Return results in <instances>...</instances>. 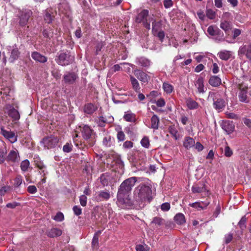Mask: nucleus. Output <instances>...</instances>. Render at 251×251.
I'll use <instances>...</instances> for the list:
<instances>
[{
	"label": "nucleus",
	"instance_id": "61",
	"mask_svg": "<svg viewBox=\"0 0 251 251\" xmlns=\"http://www.w3.org/2000/svg\"><path fill=\"white\" fill-rule=\"evenodd\" d=\"M170 208V204L168 202L163 203L161 205V209L162 211H167Z\"/></svg>",
	"mask_w": 251,
	"mask_h": 251
},
{
	"label": "nucleus",
	"instance_id": "40",
	"mask_svg": "<svg viewBox=\"0 0 251 251\" xmlns=\"http://www.w3.org/2000/svg\"><path fill=\"white\" fill-rule=\"evenodd\" d=\"M6 149L5 147L0 148V163H3L6 159L5 156Z\"/></svg>",
	"mask_w": 251,
	"mask_h": 251
},
{
	"label": "nucleus",
	"instance_id": "30",
	"mask_svg": "<svg viewBox=\"0 0 251 251\" xmlns=\"http://www.w3.org/2000/svg\"><path fill=\"white\" fill-rule=\"evenodd\" d=\"M35 163L36 166L39 169V173L40 174H43V176H45L46 174V167L43 164V162L40 161L39 159H35Z\"/></svg>",
	"mask_w": 251,
	"mask_h": 251
},
{
	"label": "nucleus",
	"instance_id": "28",
	"mask_svg": "<svg viewBox=\"0 0 251 251\" xmlns=\"http://www.w3.org/2000/svg\"><path fill=\"white\" fill-rule=\"evenodd\" d=\"M130 79L133 89L136 92H139L140 87L138 80L132 75H130Z\"/></svg>",
	"mask_w": 251,
	"mask_h": 251
},
{
	"label": "nucleus",
	"instance_id": "62",
	"mask_svg": "<svg viewBox=\"0 0 251 251\" xmlns=\"http://www.w3.org/2000/svg\"><path fill=\"white\" fill-rule=\"evenodd\" d=\"M233 238V235L232 233H229L225 235V241L226 244L230 243Z\"/></svg>",
	"mask_w": 251,
	"mask_h": 251
},
{
	"label": "nucleus",
	"instance_id": "1",
	"mask_svg": "<svg viewBox=\"0 0 251 251\" xmlns=\"http://www.w3.org/2000/svg\"><path fill=\"white\" fill-rule=\"evenodd\" d=\"M137 180L136 177H131L121 183L117 194V203L119 206L123 207L124 204L128 202L129 193Z\"/></svg>",
	"mask_w": 251,
	"mask_h": 251
},
{
	"label": "nucleus",
	"instance_id": "47",
	"mask_svg": "<svg viewBox=\"0 0 251 251\" xmlns=\"http://www.w3.org/2000/svg\"><path fill=\"white\" fill-rule=\"evenodd\" d=\"M43 34L44 37L50 38L52 37V29L50 28L44 29L43 32Z\"/></svg>",
	"mask_w": 251,
	"mask_h": 251
},
{
	"label": "nucleus",
	"instance_id": "22",
	"mask_svg": "<svg viewBox=\"0 0 251 251\" xmlns=\"http://www.w3.org/2000/svg\"><path fill=\"white\" fill-rule=\"evenodd\" d=\"M31 57L34 60L40 63H45L47 61V58L46 56L41 54L37 51H34L32 53Z\"/></svg>",
	"mask_w": 251,
	"mask_h": 251
},
{
	"label": "nucleus",
	"instance_id": "64",
	"mask_svg": "<svg viewBox=\"0 0 251 251\" xmlns=\"http://www.w3.org/2000/svg\"><path fill=\"white\" fill-rule=\"evenodd\" d=\"M117 139L119 141H123L125 138V135L124 133L122 131H119L117 133Z\"/></svg>",
	"mask_w": 251,
	"mask_h": 251
},
{
	"label": "nucleus",
	"instance_id": "50",
	"mask_svg": "<svg viewBox=\"0 0 251 251\" xmlns=\"http://www.w3.org/2000/svg\"><path fill=\"white\" fill-rule=\"evenodd\" d=\"M53 219L57 222H61L64 219V215L61 212H57Z\"/></svg>",
	"mask_w": 251,
	"mask_h": 251
},
{
	"label": "nucleus",
	"instance_id": "7",
	"mask_svg": "<svg viewBox=\"0 0 251 251\" xmlns=\"http://www.w3.org/2000/svg\"><path fill=\"white\" fill-rule=\"evenodd\" d=\"M135 76L142 83H148L150 80V76L143 71L136 69L133 71Z\"/></svg>",
	"mask_w": 251,
	"mask_h": 251
},
{
	"label": "nucleus",
	"instance_id": "59",
	"mask_svg": "<svg viewBox=\"0 0 251 251\" xmlns=\"http://www.w3.org/2000/svg\"><path fill=\"white\" fill-rule=\"evenodd\" d=\"M73 210L76 216H79L82 213V209L79 206H74L73 207Z\"/></svg>",
	"mask_w": 251,
	"mask_h": 251
},
{
	"label": "nucleus",
	"instance_id": "20",
	"mask_svg": "<svg viewBox=\"0 0 251 251\" xmlns=\"http://www.w3.org/2000/svg\"><path fill=\"white\" fill-rule=\"evenodd\" d=\"M19 157L20 156L18 151L12 150L9 152L8 156L6 157V160L15 162L19 161Z\"/></svg>",
	"mask_w": 251,
	"mask_h": 251
},
{
	"label": "nucleus",
	"instance_id": "35",
	"mask_svg": "<svg viewBox=\"0 0 251 251\" xmlns=\"http://www.w3.org/2000/svg\"><path fill=\"white\" fill-rule=\"evenodd\" d=\"M152 33H155L159 31L162 30V23L161 21L158 22H152Z\"/></svg>",
	"mask_w": 251,
	"mask_h": 251
},
{
	"label": "nucleus",
	"instance_id": "18",
	"mask_svg": "<svg viewBox=\"0 0 251 251\" xmlns=\"http://www.w3.org/2000/svg\"><path fill=\"white\" fill-rule=\"evenodd\" d=\"M204 80L202 77H199L195 82V86L197 88L199 93H204L206 91V88L204 86Z\"/></svg>",
	"mask_w": 251,
	"mask_h": 251
},
{
	"label": "nucleus",
	"instance_id": "5",
	"mask_svg": "<svg viewBox=\"0 0 251 251\" xmlns=\"http://www.w3.org/2000/svg\"><path fill=\"white\" fill-rule=\"evenodd\" d=\"M58 142V139L54 136H50L44 138L41 143L44 147L47 149L54 148Z\"/></svg>",
	"mask_w": 251,
	"mask_h": 251
},
{
	"label": "nucleus",
	"instance_id": "60",
	"mask_svg": "<svg viewBox=\"0 0 251 251\" xmlns=\"http://www.w3.org/2000/svg\"><path fill=\"white\" fill-rule=\"evenodd\" d=\"M224 154L226 157H230L232 155L233 152L231 149L226 146L225 148Z\"/></svg>",
	"mask_w": 251,
	"mask_h": 251
},
{
	"label": "nucleus",
	"instance_id": "11",
	"mask_svg": "<svg viewBox=\"0 0 251 251\" xmlns=\"http://www.w3.org/2000/svg\"><path fill=\"white\" fill-rule=\"evenodd\" d=\"M210 201L206 200L205 201H199L192 203H190L189 205L193 208H196L198 210H202L206 209L209 204Z\"/></svg>",
	"mask_w": 251,
	"mask_h": 251
},
{
	"label": "nucleus",
	"instance_id": "36",
	"mask_svg": "<svg viewBox=\"0 0 251 251\" xmlns=\"http://www.w3.org/2000/svg\"><path fill=\"white\" fill-rule=\"evenodd\" d=\"M175 221L179 225H182L185 222L184 216L183 214L178 213L175 216Z\"/></svg>",
	"mask_w": 251,
	"mask_h": 251
},
{
	"label": "nucleus",
	"instance_id": "23",
	"mask_svg": "<svg viewBox=\"0 0 251 251\" xmlns=\"http://www.w3.org/2000/svg\"><path fill=\"white\" fill-rule=\"evenodd\" d=\"M219 57L223 60H227L232 57V52L226 50H223L218 53Z\"/></svg>",
	"mask_w": 251,
	"mask_h": 251
},
{
	"label": "nucleus",
	"instance_id": "55",
	"mask_svg": "<svg viewBox=\"0 0 251 251\" xmlns=\"http://www.w3.org/2000/svg\"><path fill=\"white\" fill-rule=\"evenodd\" d=\"M79 201L81 206H85L87 204V198L85 195H82L79 197Z\"/></svg>",
	"mask_w": 251,
	"mask_h": 251
},
{
	"label": "nucleus",
	"instance_id": "26",
	"mask_svg": "<svg viewBox=\"0 0 251 251\" xmlns=\"http://www.w3.org/2000/svg\"><path fill=\"white\" fill-rule=\"evenodd\" d=\"M187 106L190 109H196L199 107V104L191 98H188L186 100Z\"/></svg>",
	"mask_w": 251,
	"mask_h": 251
},
{
	"label": "nucleus",
	"instance_id": "53",
	"mask_svg": "<svg viewBox=\"0 0 251 251\" xmlns=\"http://www.w3.org/2000/svg\"><path fill=\"white\" fill-rule=\"evenodd\" d=\"M45 21L48 24L50 23L52 21V17L51 16L50 13L48 11H46L45 14L44 16Z\"/></svg>",
	"mask_w": 251,
	"mask_h": 251
},
{
	"label": "nucleus",
	"instance_id": "58",
	"mask_svg": "<svg viewBox=\"0 0 251 251\" xmlns=\"http://www.w3.org/2000/svg\"><path fill=\"white\" fill-rule=\"evenodd\" d=\"M206 16L210 19H214L215 17V12L211 9H207Z\"/></svg>",
	"mask_w": 251,
	"mask_h": 251
},
{
	"label": "nucleus",
	"instance_id": "25",
	"mask_svg": "<svg viewBox=\"0 0 251 251\" xmlns=\"http://www.w3.org/2000/svg\"><path fill=\"white\" fill-rule=\"evenodd\" d=\"M195 145V140L190 137H186L185 138L184 140L183 141V146L184 147L188 149L193 147H194Z\"/></svg>",
	"mask_w": 251,
	"mask_h": 251
},
{
	"label": "nucleus",
	"instance_id": "49",
	"mask_svg": "<svg viewBox=\"0 0 251 251\" xmlns=\"http://www.w3.org/2000/svg\"><path fill=\"white\" fill-rule=\"evenodd\" d=\"M246 222L247 218L245 216H243L238 223V225L240 228L242 229H244L246 227Z\"/></svg>",
	"mask_w": 251,
	"mask_h": 251
},
{
	"label": "nucleus",
	"instance_id": "14",
	"mask_svg": "<svg viewBox=\"0 0 251 251\" xmlns=\"http://www.w3.org/2000/svg\"><path fill=\"white\" fill-rule=\"evenodd\" d=\"M31 14L32 12L29 10L22 11L20 16V24L23 26L25 25Z\"/></svg>",
	"mask_w": 251,
	"mask_h": 251
},
{
	"label": "nucleus",
	"instance_id": "8",
	"mask_svg": "<svg viewBox=\"0 0 251 251\" xmlns=\"http://www.w3.org/2000/svg\"><path fill=\"white\" fill-rule=\"evenodd\" d=\"M192 191L193 193H203L204 196H207L209 194L208 191L205 187L203 183H198L194 185L192 187Z\"/></svg>",
	"mask_w": 251,
	"mask_h": 251
},
{
	"label": "nucleus",
	"instance_id": "6",
	"mask_svg": "<svg viewBox=\"0 0 251 251\" xmlns=\"http://www.w3.org/2000/svg\"><path fill=\"white\" fill-rule=\"evenodd\" d=\"M239 92L238 98L242 102L248 103L249 100L248 97V86L246 85H239Z\"/></svg>",
	"mask_w": 251,
	"mask_h": 251
},
{
	"label": "nucleus",
	"instance_id": "3",
	"mask_svg": "<svg viewBox=\"0 0 251 251\" xmlns=\"http://www.w3.org/2000/svg\"><path fill=\"white\" fill-rule=\"evenodd\" d=\"M153 17L149 16V11L143 10L136 17V22L138 23H142L144 26L147 29L151 28L150 23L153 21Z\"/></svg>",
	"mask_w": 251,
	"mask_h": 251
},
{
	"label": "nucleus",
	"instance_id": "15",
	"mask_svg": "<svg viewBox=\"0 0 251 251\" xmlns=\"http://www.w3.org/2000/svg\"><path fill=\"white\" fill-rule=\"evenodd\" d=\"M110 197V192L108 191H100L96 193V199L98 201L108 200Z\"/></svg>",
	"mask_w": 251,
	"mask_h": 251
},
{
	"label": "nucleus",
	"instance_id": "63",
	"mask_svg": "<svg viewBox=\"0 0 251 251\" xmlns=\"http://www.w3.org/2000/svg\"><path fill=\"white\" fill-rule=\"evenodd\" d=\"M163 4L166 8H169L173 6V3L172 0H164Z\"/></svg>",
	"mask_w": 251,
	"mask_h": 251
},
{
	"label": "nucleus",
	"instance_id": "48",
	"mask_svg": "<svg viewBox=\"0 0 251 251\" xmlns=\"http://www.w3.org/2000/svg\"><path fill=\"white\" fill-rule=\"evenodd\" d=\"M100 180L101 184L103 186H107L108 184V178L107 175L102 174L100 177Z\"/></svg>",
	"mask_w": 251,
	"mask_h": 251
},
{
	"label": "nucleus",
	"instance_id": "4",
	"mask_svg": "<svg viewBox=\"0 0 251 251\" xmlns=\"http://www.w3.org/2000/svg\"><path fill=\"white\" fill-rule=\"evenodd\" d=\"M74 60V56L70 54L69 52H61L55 60L57 64L61 66L68 65Z\"/></svg>",
	"mask_w": 251,
	"mask_h": 251
},
{
	"label": "nucleus",
	"instance_id": "38",
	"mask_svg": "<svg viewBox=\"0 0 251 251\" xmlns=\"http://www.w3.org/2000/svg\"><path fill=\"white\" fill-rule=\"evenodd\" d=\"M220 27L226 32H227L231 29V26L229 22L224 21L221 22L220 24Z\"/></svg>",
	"mask_w": 251,
	"mask_h": 251
},
{
	"label": "nucleus",
	"instance_id": "54",
	"mask_svg": "<svg viewBox=\"0 0 251 251\" xmlns=\"http://www.w3.org/2000/svg\"><path fill=\"white\" fill-rule=\"evenodd\" d=\"M73 145L71 143H67L63 147V151L65 152H70L72 150Z\"/></svg>",
	"mask_w": 251,
	"mask_h": 251
},
{
	"label": "nucleus",
	"instance_id": "10",
	"mask_svg": "<svg viewBox=\"0 0 251 251\" xmlns=\"http://www.w3.org/2000/svg\"><path fill=\"white\" fill-rule=\"evenodd\" d=\"M239 55H245L251 60V44H246L241 47L238 50Z\"/></svg>",
	"mask_w": 251,
	"mask_h": 251
},
{
	"label": "nucleus",
	"instance_id": "37",
	"mask_svg": "<svg viewBox=\"0 0 251 251\" xmlns=\"http://www.w3.org/2000/svg\"><path fill=\"white\" fill-rule=\"evenodd\" d=\"M162 88L164 92L168 94H171L174 90V87L168 82H164Z\"/></svg>",
	"mask_w": 251,
	"mask_h": 251
},
{
	"label": "nucleus",
	"instance_id": "57",
	"mask_svg": "<svg viewBox=\"0 0 251 251\" xmlns=\"http://www.w3.org/2000/svg\"><path fill=\"white\" fill-rule=\"evenodd\" d=\"M153 34L154 36H157L161 41V42L163 41V40L165 37V34L163 31H159L157 32L153 33Z\"/></svg>",
	"mask_w": 251,
	"mask_h": 251
},
{
	"label": "nucleus",
	"instance_id": "51",
	"mask_svg": "<svg viewBox=\"0 0 251 251\" xmlns=\"http://www.w3.org/2000/svg\"><path fill=\"white\" fill-rule=\"evenodd\" d=\"M97 123L98 124L99 126L100 127H103L105 126L106 120L103 117L100 116L99 117L98 119H97Z\"/></svg>",
	"mask_w": 251,
	"mask_h": 251
},
{
	"label": "nucleus",
	"instance_id": "13",
	"mask_svg": "<svg viewBox=\"0 0 251 251\" xmlns=\"http://www.w3.org/2000/svg\"><path fill=\"white\" fill-rule=\"evenodd\" d=\"M221 126L222 129L228 134L234 131L235 127L233 122L230 121H223Z\"/></svg>",
	"mask_w": 251,
	"mask_h": 251
},
{
	"label": "nucleus",
	"instance_id": "24",
	"mask_svg": "<svg viewBox=\"0 0 251 251\" xmlns=\"http://www.w3.org/2000/svg\"><path fill=\"white\" fill-rule=\"evenodd\" d=\"M213 105L214 108L216 110L221 111L225 107L226 103L223 99H218L216 101H214Z\"/></svg>",
	"mask_w": 251,
	"mask_h": 251
},
{
	"label": "nucleus",
	"instance_id": "19",
	"mask_svg": "<svg viewBox=\"0 0 251 251\" xmlns=\"http://www.w3.org/2000/svg\"><path fill=\"white\" fill-rule=\"evenodd\" d=\"M136 63L143 67H149L151 64V61L143 57L137 58L136 59Z\"/></svg>",
	"mask_w": 251,
	"mask_h": 251
},
{
	"label": "nucleus",
	"instance_id": "17",
	"mask_svg": "<svg viewBox=\"0 0 251 251\" xmlns=\"http://www.w3.org/2000/svg\"><path fill=\"white\" fill-rule=\"evenodd\" d=\"M59 11L65 15H69L70 12V7L66 0H60L58 6Z\"/></svg>",
	"mask_w": 251,
	"mask_h": 251
},
{
	"label": "nucleus",
	"instance_id": "12",
	"mask_svg": "<svg viewBox=\"0 0 251 251\" xmlns=\"http://www.w3.org/2000/svg\"><path fill=\"white\" fill-rule=\"evenodd\" d=\"M0 130V133L11 143H13L17 141V137L13 132L7 131L3 127H1Z\"/></svg>",
	"mask_w": 251,
	"mask_h": 251
},
{
	"label": "nucleus",
	"instance_id": "32",
	"mask_svg": "<svg viewBox=\"0 0 251 251\" xmlns=\"http://www.w3.org/2000/svg\"><path fill=\"white\" fill-rule=\"evenodd\" d=\"M76 78V75L74 73H69L64 76L65 82L69 83H73Z\"/></svg>",
	"mask_w": 251,
	"mask_h": 251
},
{
	"label": "nucleus",
	"instance_id": "16",
	"mask_svg": "<svg viewBox=\"0 0 251 251\" xmlns=\"http://www.w3.org/2000/svg\"><path fill=\"white\" fill-rule=\"evenodd\" d=\"M9 50H11L9 60L10 62L13 63L15 60L18 59L20 55V52L16 46L9 47Z\"/></svg>",
	"mask_w": 251,
	"mask_h": 251
},
{
	"label": "nucleus",
	"instance_id": "27",
	"mask_svg": "<svg viewBox=\"0 0 251 251\" xmlns=\"http://www.w3.org/2000/svg\"><path fill=\"white\" fill-rule=\"evenodd\" d=\"M47 234L50 237L59 236L62 234V230L57 228H52L48 231Z\"/></svg>",
	"mask_w": 251,
	"mask_h": 251
},
{
	"label": "nucleus",
	"instance_id": "21",
	"mask_svg": "<svg viewBox=\"0 0 251 251\" xmlns=\"http://www.w3.org/2000/svg\"><path fill=\"white\" fill-rule=\"evenodd\" d=\"M6 108L8 109V115L14 120H18L20 118V114L19 112L13 108L12 106L8 105Z\"/></svg>",
	"mask_w": 251,
	"mask_h": 251
},
{
	"label": "nucleus",
	"instance_id": "46",
	"mask_svg": "<svg viewBox=\"0 0 251 251\" xmlns=\"http://www.w3.org/2000/svg\"><path fill=\"white\" fill-rule=\"evenodd\" d=\"M98 233H100V231H98L97 233H95L92 239V246L94 247H97L99 244Z\"/></svg>",
	"mask_w": 251,
	"mask_h": 251
},
{
	"label": "nucleus",
	"instance_id": "45",
	"mask_svg": "<svg viewBox=\"0 0 251 251\" xmlns=\"http://www.w3.org/2000/svg\"><path fill=\"white\" fill-rule=\"evenodd\" d=\"M140 143L142 147L148 149L150 147V141L148 137L145 136L143 138V139L141 140Z\"/></svg>",
	"mask_w": 251,
	"mask_h": 251
},
{
	"label": "nucleus",
	"instance_id": "9",
	"mask_svg": "<svg viewBox=\"0 0 251 251\" xmlns=\"http://www.w3.org/2000/svg\"><path fill=\"white\" fill-rule=\"evenodd\" d=\"M82 136L84 139L86 140L89 139L91 138L94 134L93 130L91 127L88 125H83L82 127L80 126Z\"/></svg>",
	"mask_w": 251,
	"mask_h": 251
},
{
	"label": "nucleus",
	"instance_id": "43",
	"mask_svg": "<svg viewBox=\"0 0 251 251\" xmlns=\"http://www.w3.org/2000/svg\"><path fill=\"white\" fill-rule=\"evenodd\" d=\"M103 145L106 147H109L112 145V139L110 136H106L103 139Z\"/></svg>",
	"mask_w": 251,
	"mask_h": 251
},
{
	"label": "nucleus",
	"instance_id": "39",
	"mask_svg": "<svg viewBox=\"0 0 251 251\" xmlns=\"http://www.w3.org/2000/svg\"><path fill=\"white\" fill-rule=\"evenodd\" d=\"M30 163L28 160L25 159L23 160L20 165L21 169L23 172H26L29 167Z\"/></svg>",
	"mask_w": 251,
	"mask_h": 251
},
{
	"label": "nucleus",
	"instance_id": "52",
	"mask_svg": "<svg viewBox=\"0 0 251 251\" xmlns=\"http://www.w3.org/2000/svg\"><path fill=\"white\" fill-rule=\"evenodd\" d=\"M22 176L20 175H18L14 179V185L18 187L22 183Z\"/></svg>",
	"mask_w": 251,
	"mask_h": 251
},
{
	"label": "nucleus",
	"instance_id": "56",
	"mask_svg": "<svg viewBox=\"0 0 251 251\" xmlns=\"http://www.w3.org/2000/svg\"><path fill=\"white\" fill-rule=\"evenodd\" d=\"M136 251H148L149 248L146 245H137L136 247Z\"/></svg>",
	"mask_w": 251,
	"mask_h": 251
},
{
	"label": "nucleus",
	"instance_id": "41",
	"mask_svg": "<svg viewBox=\"0 0 251 251\" xmlns=\"http://www.w3.org/2000/svg\"><path fill=\"white\" fill-rule=\"evenodd\" d=\"M218 31L219 29L215 26L210 25L207 28V32L212 36L217 34Z\"/></svg>",
	"mask_w": 251,
	"mask_h": 251
},
{
	"label": "nucleus",
	"instance_id": "2",
	"mask_svg": "<svg viewBox=\"0 0 251 251\" xmlns=\"http://www.w3.org/2000/svg\"><path fill=\"white\" fill-rule=\"evenodd\" d=\"M134 194L139 200L141 201L148 200L150 201L151 197L152 190L150 186L142 184L136 188Z\"/></svg>",
	"mask_w": 251,
	"mask_h": 251
},
{
	"label": "nucleus",
	"instance_id": "42",
	"mask_svg": "<svg viewBox=\"0 0 251 251\" xmlns=\"http://www.w3.org/2000/svg\"><path fill=\"white\" fill-rule=\"evenodd\" d=\"M102 210L103 211L105 212V214L103 217L105 219H107V218L109 219L113 214V211L110 207H105L103 208Z\"/></svg>",
	"mask_w": 251,
	"mask_h": 251
},
{
	"label": "nucleus",
	"instance_id": "33",
	"mask_svg": "<svg viewBox=\"0 0 251 251\" xmlns=\"http://www.w3.org/2000/svg\"><path fill=\"white\" fill-rule=\"evenodd\" d=\"M97 109V107L92 103L86 104L84 108L85 113L91 114H93Z\"/></svg>",
	"mask_w": 251,
	"mask_h": 251
},
{
	"label": "nucleus",
	"instance_id": "34",
	"mask_svg": "<svg viewBox=\"0 0 251 251\" xmlns=\"http://www.w3.org/2000/svg\"><path fill=\"white\" fill-rule=\"evenodd\" d=\"M124 119L127 122H134L136 120L135 115L130 112L127 111L125 113Z\"/></svg>",
	"mask_w": 251,
	"mask_h": 251
},
{
	"label": "nucleus",
	"instance_id": "31",
	"mask_svg": "<svg viewBox=\"0 0 251 251\" xmlns=\"http://www.w3.org/2000/svg\"><path fill=\"white\" fill-rule=\"evenodd\" d=\"M209 83L213 87H217L221 83V80L217 76H212L209 80Z\"/></svg>",
	"mask_w": 251,
	"mask_h": 251
},
{
	"label": "nucleus",
	"instance_id": "29",
	"mask_svg": "<svg viewBox=\"0 0 251 251\" xmlns=\"http://www.w3.org/2000/svg\"><path fill=\"white\" fill-rule=\"evenodd\" d=\"M151 126L150 128L154 129H157L158 128V125L159 123V119L158 117L154 114L151 118Z\"/></svg>",
	"mask_w": 251,
	"mask_h": 251
},
{
	"label": "nucleus",
	"instance_id": "44",
	"mask_svg": "<svg viewBox=\"0 0 251 251\" xmlns=\"http://www.w3.org/2000/svg\"><path fill=\"white\" fill-rule=\"evenodd\" d=\"M169 130L170 133L175 139V140H176L179 138V137L177 135V131L175 127L170 126L169 128Z\"/></svg>",
	"mask_w": 251,
	"mask_h": 251
}]
</instances>
